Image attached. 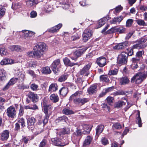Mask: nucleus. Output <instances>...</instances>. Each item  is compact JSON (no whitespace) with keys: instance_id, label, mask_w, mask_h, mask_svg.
Returning <instances> with one entry per match:
<instances>
[{"instance_id":"338daca9","label":"nucleus","mask_w":147,"mask_h":147,"mask_svg":"<svg viewBox=\"0 0 147 147\" xmlns=\"http://www.w3.org/2000/svg\"><path fill=\"white\" fill-rule=\"evenodd\" d=\"M5 13V9L3 8L2 5H0V16H3Z\"/></svg>"},{"instance_id":"9b49d317","label":"nucleus","mask_w":147,"mask_h":147,"mask_svg":"<svg viewBox=\"0 0 147 147\" xmlns=\"http://www.w3.org/2000/svg\"><path fill=\"white\" fill-rule=\"evenodd\" d=\"M79 128L80 129H82L84 130L83 131L84 134H88L91 129L89 125L87 124H81L79 126Z\"/></svg>"},{"instance_id":"603ef678","label":"nucleus","mask_w":147,"mask_h":147,"mask_svg":"<svg viewBox=\"0 0 147 147\" xmlns=\"http://www.w3.org/2000/svg\"><path fill=\"white\" fill-rule=\"evenodd\" d=\"M29 31L28 30H22V32H20L21 34H22L25 38H28Z\"/></svg>"},{"instance_id":"37998d69","label":"nucleus","mask_w":147,"mask_h":147,"mask_svg":"<svg viewBox=\"0 0 147 147\" xmlns=\"http://www.w3.org/2000/svg\"><path fill=\"white\" fill-rule=\"evenodd\" d=\"M125 104V103L123 101L119 100L116 103L115 107L118 108L122 107Z\"/></svg>"},{"instance_id":"412c9836","label":"nucleus","mask_w":147,"mask_h":147,"mask_svg":"<svg viewBox=\"0 0 147 147\" xmlns=\"http://www.w3.org/2000/svg\"><path fill=\"white\" fill-rule=\"evenodd\" d=\"M92 138L90 136H87L84 142L83 146L86 147L89 145L92 142Z\"/></svg>"},{"instance_id":"4d7b16f0","label":"nucleus","mask_w":147,"mask_h":147,"mask_svg":"<svg viewBox=\"0 0 147 147\" xmlns=\"http://www.w3.org/2000/svg\"><path fill=\"white\" fill-rule=\"evenodd\" d=\"M113 128L117 129H119L122 128V126L119 123H114L113 125Z\"/></svg>"},{"instance_id":"6ab92c4d","label":"nucleus","mask_w":147,"mask_h":147,"mask_svg":"<svg viewBox=\"0 0 147 147\" xmlns=\"http://www.w3.org/2000/svg\"><path fill=\"white\" fill-rule=\"evenodd\" d=\"M62 26L61 24H58L51 28L49 30V32L52 33H54L57 31L61 28Z\"/></svg>"},{"instance_id":"f704fd0d","label":"nucleus","mask_w":147,"mask_h":147,"mask_svg":"<svg viewBox=\"0 0 147 147\" xmlns=\"http://www.w3.org/2000/svg\"><path fill=\"white\" fill-rule=\"evenodd\" d=\"M129 82V80L126 77H123L120 80V83L121 85H125Z\"/></svg>"},{"instance_id":"6e6d98bb","label":"nucleus","mask_w":147,"mask_h":147,"mask_svg":"<svg viewBox=\"0 0 147 147\" xmlns=\"http://www.w3.org/2000/svg\"><path fill=\"white\" fill-rule=\"evenodd\" d=\"M118 70L115 69L113 70H110L109 71L108 74L109 75H116L118 72Z\"/></svg>"},{"instance_id":"c756f323","label":"nucleus","mask_w":147,"mask_h":147,"mask_svg":"<svg viewBox=\"0 0 147 147\" xmlns=\"http://www.w3.org/2000/svg\"><path fill=\"white\" fill-rule=\"evenodd\" d=\"M41 71L42 73L45 74H50L51 72L49 67H44L41 69Z\"/></svg>"},{"instance_id":"4468645a","label":"nucleus","mask_w":147,"mask_h":147,"mask_svg":"<svg viewBox=\"0 0 147 147\" xmlns=\"http://www.w3.org/2000/svg\"><path fill=\"white\" fill-rule=\"evenodd\" d=\"M90 67V65L88 64L86 65L84 68L80 71V73L81 75L85 74V76H88L89 74L88 70Z\"/></svg>"},{"instance_id":"e2e57ef3","label":"nucleus","mask_w":147,"mask_h":147,"mask_svg":"<svg viewBox=\"0 0 147 147\" xmlns=\"http://www.w3.org/2000/svg\"><path fill=\"white\" fill-rule=\"evenodd\" d=\"M125 93L122 90H119L114 92L113 94L114 96H117L118 95H125Z\"/></svg>"},{"instance_id":"72a5a7b5","label":"nucleus","mask_w":147,"mask_h":147,"mask_svg":"<svg viewBox=\"0 0 147 147\" xmlns=\"http://www.w3.org/2000/svg\"><path fill=\"white\" fill-rule=\"evenodd\" d=\"M34 57L39 58H40L43 54V53L39 50H34Z\"/></svg>"},{"instance_id":"a211bd4d","label":"nucleus","mask_w":147,"mask_h":147,"mask_svg":"<svg viewBox=\"0 0 147 147\" xmlns=\"http://www.w3.org/2000/svg\"><path fill=\"white\" fill-rule=\"evenodd\" d=\"M109 20V17L108 16L98 20V26L97 28H100L105 24L106 22Z\"/></svg>"},{"instance_id":"052dcab7","label":"nucleus","mask_w":147,"mask_h":147,"mask_svg":"<svg viewBox=\"0 0 147 147\" xmlns=\"http://www.w3.org/2000/svg\"><path fill=\"white\" fill-rule=\"evenodd\" d=\"M133 22V20L130 19L127 20L126 22V26L127 27H129L131 26Z\"/></svg>"},{"instance_id":"c85d7f7f","label":"nucleus","mask_w":147,"mask_h":147,"mask_svg":"<svg viewBox=\"0 0 147 147\" xmlns=\"http://www.w3.org/2000/svg\"><path fill=\"white\" fill-rule=\"evenodd\" d=\"M63 62L66 65H68L71 67L73 66L74 65L73 63H71L69 59L66 57L63 59Z\"/></svg>"},{"instance_id":"dca6fc26","label":"nucleus","mask_w":147,"mask_h":147,"mask_svg":"<svg viewBox=\"0 0 147 147\" xmlns=\"http://www.w3.org/2000/svg\"><path fill=\"white\" fill-rule=\"evenodd\" d=\"M14 61V60L12 59L9 58H5L3 59L1 61L0 63L1 65L11 64L13 63Z\"/></svg>"},{"instance_id":"ea45409f","label":"nucleus","mask_w":147,"mask_h":147,"mask_svg":"<svg viewBox=\"0 0 147 147\" xmlns=\"http://www.w3.org/2000/svg\"><path fill=\"white\" fill-rule=\"evenodd\" d=\"M68 88H62L59 91L60 94L63 96H65L68 93Z\"/></svg>"},{"instance_id":"e433bc0d","label":"nucleus","mask_w":147,"mask_h":147,"mask_svg":"<svg viewBox=\"0 0 147 147\" xmlns=\"http://www.w3.org/2000/svg\"><path fill=\"white\" fill-rule=\"evenodd\" d=\"M125 44L124 43H120L113 47L114 49H121L124 48L125 46Z\"/></svg>"},{"instance_id":"49530a36","label":"nucleus","mask_w":147,"mask_h":147,"mask_svg":"<svg viewBox=\"0 0 147 147\" xmlns=\"http://www.w3.org/2000/svg\"><path fill=\"white\" fill-rule=\"evenodd\" d=\"M117 27H112L110 29L108 30L107 32V34H112L114 32H117Z\"/></svg>"},{"instance_id":"6e6552de","label":"nucleus","mask_w":147,"mask_h":147,"mask_svg":"<svg viewBox=\"0 0 147 147\" xmlns=\"http://www.w3.org/2000/svg\"><path fill=\"white\" fill-rule=\"evenodd\" d=\"M27 96L31 99L33 102H37L38 100L39 97L37 94L30 91L27 94Z\"/></svg>"},{"instance_id":"a19ab883","label":"nucleus","mask_w":147,"mask_h":147,"mask_svg":"<svg viewBox=\"0 0 147 147\" xmlns=\"http://www.w3.org/2000/svg\"><path fill=\"white\" fill-rule=\"evenodd\" d=\"M82 92L81 91H78L76 92L75 93L72 95L69 98L70 100H74V99H75L76 97V96H80L82 94Z\"/></svg>"},{"instance_id":"2f4dec72","label":"nucleus","mask_w":147,"mask_h":147,"mask_svg":"<svg viewBox=\"0 0 147 147\" xmlns=\"http://www.w3.org/2000/svg\"><path fill=\"white\" fill-rule=\"evenodd\" d=\"M6 73L3 69L0 70V81L5 80L6 78Z\"/></svg>"},{"instance_id":"09e8293b","label":"nucleus","mask_w":147,"mask_h":147,"mask_svg":"<svg viewBox=\"0 0 147 147\" xmlns=\"http://www.w3.org/2000/svg\"><path fill=\"white\" fill-rule=\"evenodd\" d=\"M30 87L31 90L33 91H36L38 90V85L35 84H32Z\"/></svg>"},{"instance_id":"13d9d810","label":"nucleus","mask_w":147,"mask_h":147,"mask_svg":"<svg viewBox=\"0 0 147 147\" xmlns=\"http://www.w3.org/2000/svg\"><path fill=\"white\" fill-rule=\"evenodd\" d=\"M137 24L140 26H145L146 25V23L144 20L141 19H138L137 20Z\"/></svg>"},{"instance_id":"bf43d9fd","label":"nucleus","mask_w":147,"mask_h":147,"mask_svg":"<svg viewBox=\"0 0 147 147\" xmlns=\"http://www.w3.org/2000/svg\"><path fill=\"white\" fill-rule=\"evenodd\" d=\"M117 32H119L121 34L124 33L125 31V28L122 27H120L119 28L117 27Z\"/></svg>"},{"instance_id":"bb28decb","label":"nucleus","mask_w":147,"mask_h":147,"mask_svg":"<svg viewBox=\"0 0 147 147\" xmlns=\"http://www.w3.org/2000/svg\"><path fill=\"white\" fill-rule=\"evenodd\" d=\"M97 86L95 84L91 85L88 89V93L90 94H92L96 90Z\"/></svg>"},{"instance_id":"b1692460","label":"nucleus","mask_w":147,"mask_h":147,"mask_svg":"<svg viewBox=\"0 0 147 147\" xmlns=\"http://www.w3.org/2000/svg\"><path fill=\"white\" fill-rule=\"evenodd\" d=\"M35 121V119L33 117L28 118L27 120L28 127L30 128V127L33 126Z\"/></svg>"},{"instance_id":"864d4df0","label":"nucleus","mask_w":147,"mask_h":147,"mask_svg":"<svg viewBox=\"0 0 147 147\" xmlns=\"http://www.w3.org/2000/svg\"><path fill=\"white\" fill-rule=\"evenodd\" d=\"M143 48L142 45L139 41L137 44H136L133 46L132 48L133 49H140Z\"/></svg>"},{"instance_id":"c03bdc74","label":"nucleus","mask_w":147,"mask_h":147,"mask_svg":"<svg viewBox=\"0 0 147 147\" xmlns=\"http://www.w3.org/2000/svg\"><path fill=\"white\" fill-rule=\"evenodd\" d=\"M18 123L21 124L22 127H24L25 126V120L23 118L21 117L18 119Z\"/></svg>"},{"instance_id":"7c9ffc66","label":"nucleus","mask_w":147,"mask_h":147,"mask_svg":"<svg viewBox=\"0 0 147 147\" xmlns=\"http://www.w3.org/2000/svg\"><path fill=\"white\" fill-rule=\"evenodd\" d=\"M139 59L135 58H133L132 59V63L131 65L132 68L135 69L137 68L138 67L137 63L139 61Z\"/></svg>"},{"instance_id":"20e7f679","label":"nucleus","mask_w":147,"mask_h":147,"mask_svg":"<svg viewBox=\"0 0 147 147\" xmlns=\"http://www.w3.org/2000/svg\"><path fill=\"white\" fill-rule=\"evenodd\" d=\"M60 61L59 59L55 61L51 65V68L55 74L57 73L60 67Z\"/></svg>"},{"instance_id":"2eb2a0df","label":"nucleus","mask_w":147,"mask_h":147,"mask_svg":"<svg viewBox=\"0 0 147 147\" xmlns=\"http://www.w3.org/2000/svg\"><path fill=\"white\" fill-rule=\"evenodd\" d=\"M123 17L122 16L114 18L110 21L111 24H119L120 22L123 20Z\"/></svg>"},{"instance_id":"58836bf2","label":"nucleus","mask_w":147,"mask_h":147,"mask_svg":"<svg viewBox=\"0 0 147 147\" xmlns=\"http://www.w3.org/2000/svg\"><path fill=\"white\" fill-rule=\"evenodd\" d=\"M68 76V74L65 73L59 77L58 78V81L60 82H64L67 79Z\"/></svg>"},{"instance_id":"0eeeda50","label":"nucleus","mask_w":147,"mask_h":147,"mask_svg":"<svg viewBox=\"0 0 147 147\" xmlns=\"http://www.w3.org/2000/svg\"><path fill=\"white\" fill-rule=\"evenodd\" d=\"M34 50H38L44 53L46 51L47 46L45 43L40 42L36 45L34 47Z\"/></svg>"},{"instance_id":"9d476101","label":"nucleus","mask_w":147,"mask_h":147,"mask_svg":"<svg viewBox=\"0 0 147 147\" xmlns=\"http://www.w3.org/2000/svg\"><path fill=\"white\" fill-rule=\"evenodd\" d=\"M18 80V78H13L11 79L5 86L3 88V91L7 90L10 86L13 85L16 83Z\"/></svg>"},{"instance_id":"f3484780","label":"nucleus","mask_w":147,"mask_h":147,"mask_svg":"<svg viewBox=\"0 0 147 147\" xmlns=\"http://www.w3.org/2000/svg\"><path fill=\"white\" fill-rule=\"evenodd\" d=\"M9 136V132L8 130H6L1 134V138L3 141L7 140Z\"/></svg>"},{"instance_id":"8fccbe9b","label":"nucleus","mask_w":147,"mask_h":147,"mask_svg":"<svg viewBox=\"0 0 147 147\" xmlns=\"http://www.w3.org/2000/svg\"><path fill=\"white\" fill-rule=\"evenodd\" d=\"M22 7V4L20 3H16L13 4L12 6V8L13 9H19Z\"/></svg>"},{"instance_id":"0e129e2a","label":"nucleus","mask_w":147,"mask_h":147,"mask_svg":"<svg viewBox=\"0 0 147 147\" xmlns=\"http://www.w3.org/2000/svg\"><path fill=\"white\" fill-rule=\"evenodd\" d=\"M24 111L23 106L22 105H20V109L18 114L19 116L21 117L24 114Z\"/></svg>"},{"instance_id":"3c124183","label":"nucleus","mask_w":147,"mask_h":147,"mask_svg":"<svg viewBox=\"0 0 147 147\" xmlns=\"http://www.w3.org/2000/svg\"><path fill=\"white\" fill-rule=\"evenodd\" d=\"M52 7L49 5H47L45 7L44 11L47 13H49L52 10Z\"/></svg>"},{"instance_id":"a18cd8bd","label":"nucleus","mask_w":147,"mask_h":147,"mask_svg":"<svg viewBox=\"0 0 147 147\" xmlns=\"http://www.w3.org/2000/svg\"><path fill=\"white\" fill-rule=\"evenodd\" d=\"M100 81L108 82L109 81L108 77L105 76L101 75L100 76Z\"/></svg>"},{"instance_id":"774afa93","label":"nucleus","mask_w":147,"mask_h":147,"mask_svg":"<svg viewBox=\"0 0 147 147\" xmlns=\"http://www.w3.org/2000/svg\"><path fill=\"white\" fill-rule=\"evenodd\" d=\"M47 145V141L43 139L40 143L39 147H46Z\"/></svg>"},{"instance_id":"f257e3e1","label":"nucleus","mask_w":147,"mask_h":147,"mask_svg":"<svg viewBox=\"0 0 147 147\" xmlns=\"http://www.w3.org/2000/svg\"><path fill=\"white\" fill-rule=\"evenodd\" d=\"M147 77V71L139 72L134 76L131 79V82H134L136 84H140Z\"/></svg>"},{"instance_id":"5fc2aeb1","label":"nucleus","mask_w":147,"mask_h":147,"mask_svg":"<svg viewBox=\"0 0 147 147\" xmlns=\"http://www.w3.org/2000/svg\"><path fill=\"white\" fill-rule=\"evenodd\" d=\"M102 144L104 145H106L109 144L108 139L105 137H102L101 140Z\"/></svg>"},{"instance_id":"393cba45","label":"nucleus","mask_w":147,"mask_h":147,"mask_svg":"<svg viewBox=\"0 0 147 147\" xmlns=\"http://www.w3.org/2000/svg\"><path fill=\"white\" fill-rule=\"evenodd\" d=\"M70 130L67 128L65 129H59L57 132L59 134V136H62L63 137V135L65 134H68L69 133Z\"/></svg>"},{"instance_id":"680f3d73","label":"nucleus","mask_w":147,"mask_h":147,"mask_svg":"<svg viewBox=\"0 0 147 147\" xmlns=\"http://www.w3.org/2000/svg\"><path fill=\"white\" fill-rule=\"evenodd\" d=\"M48 118L49 117L46 115V117H45L43 120L42 121L39 120H38L39 123L40 124L43 122L44 125L46 124L48 122Z\"/></svg>"},{"instance_id":"39448f33","label":"nucleus","mask_w":147,"mask_h":147,"mask_svg":"<svg viewBox=\"0 0 147 147\" xmlns=\"http://www.w3.org/2000/svg\"><path fill=\"white\" fill-rule=\"evenodd\" d=\"M6 114L8 117L11 118H15L16 114L15 108L13 106L9 107L7 109Z\"/></svg>"},{"instance_id":"c9c22d12","label":"nucleus","mask_w":147,"mask_h":147,"mask_svg":"<svg viewBox=\"0 0 147 147\" xmlns=\"http://www.w3.org/2000/svg\"><path fill=\"white\" fill-rule=\"evenodd\" d=\"M81 37L80 33H76L71 36L70 39V41H74L78 40Z\"/></svg>"},{"instance_id":"f03ea898","label":"nucleus","mask_w":147,"mask_h":147,"mask_svg":"<svg viewBox=\"0 0 147 147\" xmlns=\"http://www.w3.org/2000/svg\"><path fill=\"white\" fill-rule=\"evenodd\" d=\"M57 137L51 139V141L53 144L57 146H64L69 143V142L67 140L65 144L62 143L61 138L63 137L62 136H59V134L58 132H57Z\"/></svg>"},{"instance_id":"4c0bfd02","label":"nucleus","mask_w":147,"mask_h":147,"mask_svg":"<svg viewBox=\"0 0 147 147\" xmlns=\"http://www.w3.org/2000/svg\"><path fill=\"white\" fill-rule=\"evenodd\" d=\"M50 100L54 102H57L59 100V97L57 94H51L50 97Z\"/></svg>"},{"instance_id":"69168bd1","label":"nucleus","mask_w":147,"mask_h":147,"mask_svg":"<svg viewBox=\"0 0 147 147\" xmlns=\"http://www.w3.org/2000/svg\"><path fill=\"white\" fill-rule=\"evenodd\" d=\"M26 73L30 75L33 78H34L36 77V75L33 70H28L27 71Z\"/></svg>"},{"instance_id":"423d86ee","label":"nucleus","mask_w":147,"mask_h":147,"mask_svg":"<svg viewBox=\"0 0 147 147\" xmlns=\"http://www.w3.org/2000/svg\"><path fill=\"white\" fill-rule=\"evenodd\" d=\"M92 31L90 29H86L84 32L83 34V40L86 42L90 38L92 35Z\"/></svg>"},{"instance_id":"ddd939ff","label":"nucleus","mask_w":147,"mask_h":147,"mask_svg":"<svg viewBox=\"0 0 147 147\" xmlns=\"http://www.w3.org/2000/svg\"><path fill=\"white\" fill-rule=\"evenodd\" d=\"M106 59L105 58L103 57H100L97 59L96 62L97 64L100 67H103L106 64Z\"/></svg>"},{"instance_id":"473e14b6","label":"nucleus","mask_w":147,"mask_h":147,"mask_svg":"<svg viewBox=\"0 0 147 147\" xmlns=\"http://www.w3.org/2000/svg\"><path fill=\"white\" fill-rule=\"evenodd\" d=\"M62 113L65 115H68L74 113V112L70 109L68 107L64 108L62 111Z\"/></svg>"},{"instance_id":"7ed1b4c3","label":"nucleus","mask_w":147,"mask_h":147,"mask_svg":"<svg viewBox=\"0 0 147 147\" xmlns=\"http://www.w3.org/2000/svg\"><path fill=\"white\" fill-rule=\"evenodd\" d=\"M127 54L125 52H122L118 57L117 62L118 64H123L127 63Z\"/></svg>"},{"instance_id":"cd10ccee","label":"nucleus","mask_w":147,"mask_h":147,"mask_svg":"<svg viewBox=\"0 0 147 147\" xmlns=\"http://www.w3.org/2000/svg\"><path fill=\"white\" fill-rule=\"evenodd\" d=\"M137 116H138L136 118V122L138 124V126L140 127L142 126V120L141 118L140 117V111L138 110L137 111Z\"/></svg>"},{"instance_id":"5701e85b","label":"nucleus","mask_w":147,"mask_h":147,"mask_svg":"<svg viewBox=\"0 0 147 147\" xmlns=\"http://www.w3.org/2000/svg\"><path fill=\"white\" fill-rule=\"evenodd\" d=\"M104 127L102 125H98L96 128V135L98 136L103 131Z\"/></svg>"},{"instance_id":"de8ad7c7","label":"nucleus","mask_w":147,"mask_h":147,"mask_svg":"<svg viewBox=\"0 0 147 147\" xmlns=\"http://www.w3.org/2000/svg\"><path fill=\"white\" fill-rule=\"evenodd\" d=\"M0 54L2 56L7 55L8 54L7 51L4 48H1L0 49Z\"/></svg>"},{"instance_id":"4be33fe9","label":"nucleus","mask_w":147,"mask_h":147,"mask_svg":"<svg viewBox=\"0 0 147 147\" xmlns=\"http://www.w3.org/2000/svg\"><path fill=\"white\" fill-rule=\"evenodd\" d=\"M58 89L57 84L55 83L51 84L49 86V91L51 92H53L55 91Z\"/></svg>"},{"instance_id":"aec40b11","label":"nucleus","mask_w":147,"mask_h":147,"mask_svg":"<svg viewBox=\"0 0 147 147\" xmlns=\"http://www.w3.org/2000/svg\"><path fill=\"white\" fill-rule=\"evenodd\" d=\"M42 105L43 106L45 113L46 115H47L49 111H50L51 110V108H52V106L51 105H46V103L44 102H43Z\"/></svg>"},{"instance_id":"1a4fd4ad","label":"nucleus","mask_w":147,"mask_h":147,"mask_svg":"<svg viewBox=\"0 0 147 147\" xmlns=\"http://www.w3.org/2000/svg\"><path fill=\"white\" fill-rule=\"evenodd\" d=\"M89 101L88 98H76L74 99V102L76 104L83 105Z\"/></svg>"},{"instance_id":"f8f14e48","label":"nucleus","mask_w":147,"mask_h":147,"mask_svg":"<svg viewBox=\"0 0 147 147\" xmlns=\"http://www.w3.org/2000/svg\"><path fill=\"white\" fill-rule=\"evenodd\" d=\"M87 49V47H84L82 49L76 50L74 53V55L78 58L80 57Z\"/></svg>"},{"instance_id":"79ce46f5","label":"nucleus","mask_w":147,"mask_h":147,"mask_svg":"<svg viewBox=\"0 0 147 147\" xmlns=\"http://www.w3.org/2000/svg\"><path fill=\"white\" fill-rule=\"evenodd\" d=\"M113 89V87H111L106 89H105V91H102V92L99 95V96L100 97H102L105 95L106 94L112 90Z\"/></svg>"},{"instance_id":"a878e982","label":"nucleus","mask_w":147,"mask_h":147,"mask_svg":"<svg viewBox=\"0 0 147 147\" xmlns=\"http://www.w3.org/2000/svg\"><path fill=\"white\" fill-rule=\"evenodd\" d=\"M38 3V1L36 0H29L26 2V5L29 7H32Z\"/></svg>"}]
</instances>
